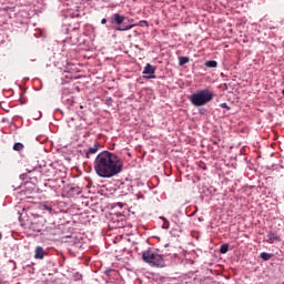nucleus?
I'll use <instances>...</instances> for the list:
<instances>
[{"label":"nucleus","mask_w":284,"mask_h":284,"mask_svg":"<svg viewBox=\"0 0 284 284\" xmlns=\"http://www.w3.org/2000/svg\"><path fill=\"white\" fill-rule=\"evenodd\" d=\"M213 99L214 92L210 89H202L190 95V102L192 103V105H195V108L207 105V103H210V101H212Z\"/></svg>","instance_id":"obj_2"},{"label":"nucleus","mask_w":284,"mask_h":284,"mask_svg":"<svg viewBox=\"0 0 284 284\" xmlns=\"http://www.w3.org/2000/svg\"><path fill=\"white\" fill-rule=\"evenodd\" d=\"M80 109L83 110V105H80Z\"/></svg>","instance_id":"obj_20"},{"label":"nucleus","mask_w":284,"mask_h":284,"mask_svg":"<svg viewBox=\"0 0 284 284\" xmlns=\"http://www.w3.org/2000/svg\"><path fill=\"white\" fill-rule=\"evenodd\" d=\"M205 68H216L219 65V62L215 60H209L204 63Z\"/></svg>","instance_id":"obj_9"},{"label":"nucleus","mask_w":284,"mask_h":284,"mask_svg":"<svg viewBox=\"0 0 284 284\" xmlns=\"http://www.w3.org/2000/svg\"><path fill=\"white\" fill-rule=\"evenodd\" d=\"M97 152H99V143H95L93 146L89 148L87 159H90V154H97Z\"/></svg>","instance_id":"obj_8"},{"label":"nucleus","mask_w":284,"mask_h":284,"mask_svg":"<svg viewBox=\"0 0 284 284\" xmlns=\"http://www.w3.org/2000/svg\"><path fill=\"white\" fill-rule=\"evenodd\" d=\"M163 221H164L163 227L168 229L170 226V222H168V220H165L164 217H163Z\"/></svg>","instance_id":"obj_15"},{"label":"nucleus","mask_w":284,"mask_h":284,"mask_svg":"<svg viewBox=\"0 0 284 284\" xmlns=\"http://www.w3.org/2000/svg\"><path fill=\"white\" fill-rule=\"evenodd\" d=\"M13 150H14V152H21V150H23V143H21V142L14 143Z\"/></svg>","instance_id":"obj_12"},{"label":"nucleus","mask_w":284,"mask_h":284,"mask_svg":"<svg viewBox=\"0 0 284 284\" xmlns=\"http://www.w3.org/2000/svg\"><path fill=\"white\" fill-rule=\"evenodd\" d=\"M142 261L148 263L151 267H165V260H163V255L148 250L142 253Z\"/></svg>","instance_id":"obj_3"},{"label":"nucleus","mask_w":284,"mask_h":284,"mask_svg":"<svg viewBox=\"0 0 284 284\" xmlns=\"http://www.w3.org/2000/svg\"><path fill=\"white\" fill-rule=\"evenodd\" d=\"M220 108H224V109H226V110H230V106H227V103H221V104H220Z\"/></svg>","instance_id":"obj_16"},{"label":"nucleus","mask_w":284,"mask_h":284,"mask_svg":"<svg viewBox=\"0 0 284 284\" xmlns=\"http://www.w3.org/2000/svg\"><path fill=\"white\" fill-rule=\"evenodd\" d=\"M26 176H27V174L23 173V174L20 175V179H21L22 181H26Z\"/></svg>","instance_id":"obj_18"},{"label":"nucleus","mask_w":284,"mask_h":284,"mask_svg":"<svg viewBox=\"0 0 284 284\" xmlns=\"http://www.w3.org/2000/svg\"><path fill=\"white\" fill-rule=\"evenodd\" d=\"M45 256V251L41 246L36 247L34 258L42 261Z\"/></svg>","instance_id":"obj_7"},{"label":"nucleus","mask_w":284,"mask_h":284,"mask_svg":"<svg viewBox=\"0 0 284 284\" xmlns=\"http://www.w3.org/2000/svg\"><path fill=\"white\" fill-rule=\"evenodd\" d=\"M123 21H125V17L119 14V13H114L112 17H111V23L112 24H116V26H122V27H118L116 30L118 32H125L128 30H132L134 24H123Z\"/></svg>","instance_id":"obj_4"},{"label":"nucleus","mask_w":284,"mask_h":284,"mask_svg":"<svg viewBox=\"0 0 284 284\" xmlns=\"http://www.w3.org/2000/svg\"><path fill=\"white\" fill-rule=\"evenodd\" d=\"M260 258H262L263 261H270V258H272V254L263 252L260 254Z\"/></svg>","instance_id":"obj_13"},{"label":"nucleus","mask_w":284,"mask_h":284,"mask_svg":"<svg viewBox=\"0 0 284 284\" xmlns=\"http://www.w3.org/2000/svg\"><path fill=\"white\" fill-rule=\"evenodd\" d=\"M229 250H230V244H222L220 247V253L227 254Z\"/></svg>","instance_id":"obj_10"},{"label":"nucleus","mask_w":284,"mask_h":284,"mask_svg":"<svg viewBox=\"0 0 284 284\" xmlns=\"http://www.w3.org/2000/svg\"><path fill=\"white\" fill-rule=\"evenodd\" d=\"M112 272H114V270L109 268V270L104 271V274L106 276H110V274H112Z\"/></svg>","instance_id":"obj_14"},{"label":"nucleus","mask_w":284,"mask_h":284,"mask_svg":"<svg viewBox=\"0 0 284 284\" xmlns=\"http://www.w3.org/2000/svg\"><path fill=\"white\" fill-rule=\"evenodd\" d=\"M185 63H190V58H187V57H180L179 58V65H185Z\"/></svg>","instance_id":"obj_11"},{"label":"nucleus","mask_w":284,"mask_h":284,"mask_svg":"<svg viewBox=\"0 0 284 284\" xmlns=\"http://www.w3.org/2000/svg\"><path fill=\"white\" fill-rule=\"evenodd\" d=\"M45 209H47V210H49V211H52V209H51V207L45 206Z\"/></svg>","instance_id":"obj_19"},{"label":"nucleus","mask_w":284,"mask_h":284,"mask_svg":"<svg viewBox=\"0 0 284 284\" xmlns=\"http://www.w3.org/2000/svg\"><path fill=\"white\" fill-rule=\"evenodd\" d=\"M156 72V68H154L152 64L146 63L144 67V70L142 72L144 79H156V75L154 73Z\"/></svg>","instance_id":"obj_5"},{"label":"nucleus","mask_w":284,"mask_h":284,"mask_svg":"<svg viewBox=\"0 0 284 284\" xmlns=\"http://www.w3.org/2000/svg\"><path fill=\"white\" fill-rule=\"evenodd\" d=\"M281 242V237L278 236V233L276 232H270L267 235H266V243H278Z\"/></svg>","instance_id":"obj_6"},{"label":"nucleus","mask_w":284,"mask_h":284,"mask_svg":"<svg viewBox=\"0 0 284 284\" xmlns=\"http://www.w3.org/2000/svg\"><path fill=\"white\" fill-rule=\"evenodd\" d=\"M93 168L101 179H112L123 172V161L110 151H102L97 155Z\"/></svg>","instance_id":"obj_1"},{"label":"nucleus","mask_w":284,"mask_h":284,"mask_svg":"<svg viewBox=\"0 0 284 284\" xmlns=\"http://www.w3.org/2000/svg\"><path fill=\"white\" fill-rule=\"evenodd\" d=\"M101 23H102V26H105V23H108V19L103 18V19L101 20Z\"/></svg>","instance_id":"obj_17"}]
</instances>
